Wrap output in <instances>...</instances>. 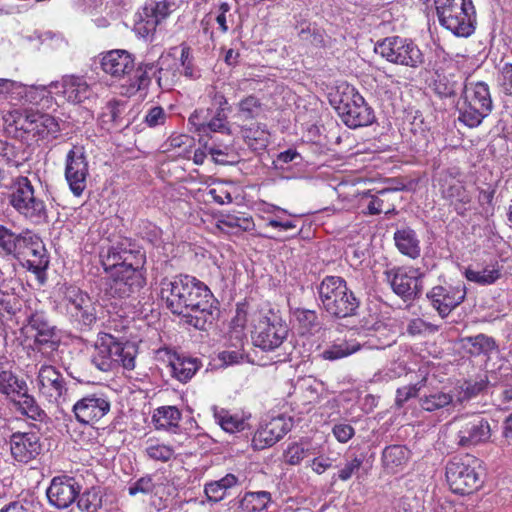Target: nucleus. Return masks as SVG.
I'll return each mask as SVG.
<instances>
[{
  "mask_svg": "<svg viewBox=\"0 0 512 512\" xmlns=\"http://www.w3.org/2000/svg\"><path fill=\"white\" fill-rule=\"evenodd\" d=\"M160 297L173 313L185 318V322L196 329L204 330L216 317V300L210 289L190 275H179L163 279Z\"/></svg>",
  "mask_w": 512,
  "mask_h": 512,
  "instance_id": "obj_1",
  "label": "nucleus"
},
{
  "mask_svg": "<svg viewBox=\"0 0 512 512\" xmlns=\"http://www.w3.org/2000/svg\"><path fill=\"white\" fill-rule=\"evenodd\" d=\"M101 263L109 274L108 290L111 296L127 298L145 285L143 267L146 257L131 239L120 237L103 249Z\"/></svg>",
  "mask_w": 512,
  "mask_h": 512,
  "instance_id": "obj_2",
  "label": "nucleus"
},
{
  "mask_svg": "<svg viewBox=\"0 0 512 512\" xmlns=\"http://www.w3.org/2000/svg\"><path fill=\"white\" fill-rule=\"evenodd\" d=\"M317 290L322 309L331 317L346 318L356 315L360 300L343 278L326 276Z\"/></svg>",
  "mask_w": 512,
  "mask_h": 512,
  "instance_id": "obj_3",
  "label": "nucleus"
},
{
  "mask_svg": "<svg viewBox=\"0 0 512 512\" xmlns=\"http://www.w3.org/2000/svg\"><path fill=\"white\" fill-rule=\"evenodd\" d=\"M252 325V342L265 352H274L281 348L288 336L287 325L280 316L269 307H262L249 313Z\"/></svg>",
  "mask_w": 512,
  "mask_h": 512,
  "instance_id": "obj_4",
  "label": "nucleus"
},
{
  "mask_svg": "<svg viewBox=\"0 0 512 512\" xmlns=\"http://www.w3.org/2000/svg\"><path fill=\"white\" fill-rule=\"evenodd\" d=\"M8 202L20 216L31 224L42 225L49 221L45 201L36 194L31 180L26 176H18L12 180Z\"/></svg>",
  "mask_w": 512,
  "mask_h": 512,
  "instance_id": "obj_5",
  "label": "nucleus"
},
{
  "mask_svg": "<svg viewBox=\"0 0 512 512\" xmlns=\"http://www.w3.org/2000/svg\"><path fill=\"white\" fill-rule=\"evenodd\" d=\"M431 2L441 26L458 37H469L476 24V11L472 0H424Z\"/></svg>",
  "mask_w": 512,
  "mask_h": 512,
  "instance_id": "obj_6",
  "label": "nucleus"
},
{
  "mask_svg": "<svg viewBox=\"0 0 512 512\" xmlns=\"http://www.w3.org/2000/svg\"><path fill=\"white\" fill-rule=\"evenodd\" d=\"M457 109L460 122L470 128L479 126L493 109L488 84L482 81L465 84Z\"/></svg>",
  "mask_w": 512,
  "mask_h": 512,
  "instance_id": "obj_7",
  "label": "nucleus"
},
{
  "mask_svg": "<svg viewBox=\"0 0 512 512\" xmlns=\"http://www.w3.org/2000/svg\"><path fill=\"white\" fill-rule=\"evenodd\" d=\"M335 109L349 128H358L370 125L374 120V114L354 87L345 85L341 91L333 97Z\"/></svg>",
  "mask_w": 512,
  "mask_h": 512,
  "instance_id": "obj_8",
  "label": "nucleus"
},
{
  "mask_svg": "<svg viewBox=\"0 0 512 512\" xmlns=\"http://www.w3.org/2000/svg\"><path fill=\"white\" fill-rule=\"evenodd\" d=\"M375 52L388 62L417 69L425 62L424 54L411 39L391 36L378 42Z\"/></svg>",
  "mask_w": 512,
  "mask_h": 512,
  "instance_id": "obj_9",
  "label": "nucleus"
},
{
  "mask_svg": "<svg viewBox=\"0 0 512 512\" xmlns=\"http://www.w3.org/2000/svg\"><path fill=\"white\" fill-rule=\"evenodd\" d=\"M470 457L453 458L446 465V480L453 493L465 495L480 486V478Z\"/></svg>",
  "mask_w": 512,
  "mask_h": 512,
  "instance_id": "obj_10",
  "label": "nucleus"
},
{
  "mask_svg": "<svg viewBox=\"0 0 512 512\" xmlns=\"http://www.w3.org/2000/svg\"><path fill=\"white\" fill-rule=\"evenodd\" d=\"M456 442L461 447H472L487 442L491 437V428L487 419L480 414L462 415L453 422Z\"/></svg>",
  "mask_w": 512,
  "mask_h": 512,
  "instance_id": "obj_11",
  "label": "nucleus"
},
{
  "mask_svg": "<svg viewBox=\"0 0 512 512\" xmlns=\"http://www.w3.org/2000/svg\"><path fill=\"white\" fill-rule=\"evenodd\" d=\"M63 302L67 314L79 325L90 326L96 322V302L78 287H67L64 292Z\"/></svg>",
  "mask_w": 512,
  "mask_h": 512,
  "instance_id": "obj_12",
  "label": "nucleus"
},
{
  "mask_svg": "<svg viewBox=\"0 0 512 512\" xmlns=\"http://www.w3.org/2000/svg\"><path fill=\"white\" fill-rule=\"evenodd\" d=\"M131 346H119V339L109 333H99L94 343V350L91 355L92 364L100 371L110 372L116 370V358L118 351L126 353V365L130 364L132 354Z\"/></svg>",
  "mask_w": 512,
  "mask_h": 512,
  "instance_id": "obj_13",
  "label": "nucleus"
},
{
  "mask_svg": "<svg viewBox=\"0 0 512 512\" xmlns=\"http://www.w3.org/2000/svg\"><path fill=\"white\" fill-rule=\"evenodd\" d=\"M152 78H155L159 88H168L167 72L154 63H143L136 68L133 76L129 77L127 84L122 86L125 89L124 93L133 96L139 92L141 97H145Z\"/></svg>",
  "mask_w": 512,
  "mask_h": 512,
  "instance_id": "obj_14",
  "label": "nucleus"
},
{
  "mask_svg": "<svg viewBox=\"0 0 512 512\" xmlns=\"http://www.w3.org/2000/svg\"><path fill=\"white\" fill-rule=\"evenodd\" d=\"M387 281L390 283L393 291L404 300H413L418 297L423 289V274L419 269L399 268L386 271Z\"/></svg>",
  "mask_w": 512,
  "mask_h": 512,
  "instance_id": "obj_15",
  "label": "nucleus"
},
{
  "mask_svg": "<svg viewBox=\"0 0 512 512\" xmlns=\"http://www.w3.org/2000/svg\"><path fill=\"white\" fill-rule=\"evenodd\" d=\"M110 411L108 398L101 393L88 394L72 407L76 420L81 424H93L102 419Z\"/></svg>",
  "mask_w": 512,
  "mask_h": 512,
  "instance_id": "obj_16",
  "label": "nucleus"
},
{
  "mask_svg": "<svg viewBox=\"0 0 512 512\" xmlns=\"http://www.w3.org/2000/svg\"><path fill=\"white\" fill-rule=\"evenodd\" d=\"M88 162L82 148L71 149L66 156L65 178L72 193L79 197L86 188Z\"/></svg>",
  "mask_w": 512,
  "mask_h": 512,
  "instance_id": "obj_17",
  "label": "nucleus"
},
{
  "mask_svg": "<svg viewBox=\"0 0 512 512\" xmlns=\"http://www.w3.org/2000/svg\"><path fill=\"white\" fill-rule=\"evenodd\" d=\"M465 296L464 285L435 286L427 293L431 305L442 318L447 317L452 310L459 306Z\"/></svg>",
  "mask_w": 512,
  "mask_h": 512,
  "instance_id": "obj_18",
  "label": "nucleus"
},
{
  "mask_svg": "<svg viewBox=\"0 0 512 512\" xmlns=\"http://www.w3.org/2000/svg\"><path fill=\"white\" fill-rule=\"evenodd\" d=\"M12 457L20 463H29L36 459L42 451L41 438L38 432H15L10 436Z\"/></svg>",
  "mask_w": 512,
  "mask_h": 512,
  "instance_id": "obj_19",
  "label": "nucleus"
},
{
  "mask_svg": "<svg viewBox=\"0 0 512 512\" xmlns=\"http://www.w3.org/2000/svg\"><path fill=\"white\" fill-rule=\"evenodd\" d=\"M27 327L34 332V344L39 351L48 348L51 351L57 349L60 339L55 326H53L46 314L42 311L31 313L27 318Z\"/></svg>",
  "mask_w": 512,
  "mask_h": 512,
  "instance_id": "obj_20",
  "label": "nucleus"
},
{
  "mask_svg": "<svg viewBox=\"0 0 512 512\" xmlns=\"http://www.w3.org/2000/svg\"><path fill=\"white\" fill-rule=\"evenodd\" d=\"M80 493V485L73 477H54L47 489L49 503L58 508L65 509L75 502Z\"/></svg>",
  "mask_w": 512,
  "mask_h": 512,
  "instance_id": "obj_21",
  "label": "nucleus"
},
{
  "mask_svg": "<svg viewBox=\"0 0 512 512\" xmlns=\"http://www.w3.org/2000/svg\"><path fill=\"white\" fill-rule=\"evenodd\" d=\"M37 381L40 393L52 403H58L67 392L64 376L52 365L44 364L39 368Z\"/></svg>",
  "mask_w": 512,
  "mask_h": 512,
  "instance_id": "obj_22",
  "label": "nucleus"
},
{
  "mask_svg": "<svg viewBox=\"0 0 512 512\" xmlns=\"http://www.w3.org/2000/svg\"><path fill=\"white\" fill-rule=\"evenodd\" d=\"M175 3L170 0L155 2L143 9V16L136 25V30L143 37L153 34L156 27L173 11Z\"/></svg>",
  "mask_w": 512,
  "mask_h": 512,
  "instance_id": "obj_23",
  "label": "nucleus"
},
{
  "mask_svg": "<svg viewBox=\"0 0 512 512\" xmlns=\"http://www.w3.org/2000/svg\"><path fill=\"white\" fill-rule=\"evenodd\" d=\"M439 182L443 198L448 200L450 204L454 206L458 215H465L467 205L472 200V197L466 190L465 186L449 174L441 175Z\"/></svg>",
  "mask_w": 512,
  "mask_h": 512,
  "instance_id": "obj_24",
  "label": "nucleus"
},
{
  "mask_svg": "<svg viewBox=\"0 0 512 512\" xmlns=\"http://www.w3.org/2000/svg\"><path fill=\"white\" fill-rule=\"evenodd\" d=\"M132 55L126 50H111L102 55L101 68L112 77H123L134 70Z\"/></svg>",
  "mask_w": 512,
  "mask_h": 512,
  "instance_id": "obj_25",
  "label": "nucleus"
},
{
  "mask_svg": "<svg viewBox=\"0 0 512 512\" xmlns=\"http://www.w3.org/2000/svg\"><path fill=\"white\" fill-rule=\"evenodd\" d=\"M284 420L282 418H273L269 422L261 425L252 438V446L255 450H263L273 446L285 434Z\"/></svg>",
  "mask_w": 512,
  "mask_h": 512,
  "instance_id": "obj_26",
  "label": "nucleus"
},
{
  "mask_svg": "<svg viewBox=\"0 0 512 512\" xmlns=\"http://www.w3.org/2000/svg\"><path fill=\"white\" fill-rule=\"evenodd\" d=\"M199 142L212 156L215 163L225 165L232 162L227 159L233 152V140L231 135L230 138H226L220 134L201 136Z\"/></svg>",
  "mask_w": 512,
  "mask_h": 512,
  "instance_id": "obj_27",
  "label": "nucleus"
},
{
  "mask_svg": "<svg viewBox=\"0 0 512 512\" xmlns=\"http://www.w3.org/2000/svg\"><path fill=\"white\" fill-rule=\"evenodd\" d=\"M58 85L61 87L63 96L72 103H81L91 95L90 86L83 77L74 75L64 76L61 82L56 84V87Z\"/></svg>",
  "mask_w": 512,
  "mask_h": 512,
  "instance_id": "obj_28",
  "label": "nucleus"
},
{
  "mask_svg": "<svg viewBox=\"0 0 512 512\" xmlns=\"http://www.w3.org/2000/svg\"><path fill=\"white\" fill-rule=\"evenodd\" d=\"M59 130V124L53 116L32 111L24 132L43 139L50 135L55 136Z\"/></svg>",
  "mask_w": 512,
  "mask_h": 512,
  "instance_id": "obj_29",
  "label": "nucleus"
},
{
  "mask_svg": "<svg viewBox=\"0 0 512 512\" xmlns=\"http://www.w3.org/2000/svg\"><path fill=\"white\" fill-rule=\"evenodd\" d=\"M33 237L29 233L17 234L4 225H0V249L6 255L17 256L23 253V248L32 242Z\"/></svg>",
  "mask_w": 512,
  "mask_h": 512,
  "instance_id": "obj_30",
  "label": "nucleus"
},
{
  "mask_svg": "<svg viewBox=\"0 0 512 512\" xmlns=\"http://www.w3.org/2000/svg\"><path fill=\"white\" fill-rule=\"evenodd\" d=\"M170 374L181 383H187L200 369L201 362L197 358L174 355L169 360Z\"/></svg>",
  "mask_w": 512,
  "mask_h": 512,
  "instance_id": "obj_31",
  "label": "nucleus"
},
{
  "mask_svg": "<svg viewBox=\"0 0 512 512\" xmlns=\"http://www.w3.org/2000/svg\"><path fill=\"white\" fill-rule=\"evenodd\" d=\"M394 241L396 247L403 255L412 259L420 256V241L413 229L409 227L398 229L394 233Z\"/></svg>",
  "mask_w": 512,
  "mask_h": 512,
  "instance_id": "obj_32",
  "label": "nucleus"
},
{
  "mask_svg": "<svg viewBox=\"0 0 512 512\" xmlns=\"http://www.w3.org/2000/svg\"><path fill=\"white\" fill-rule=\"evenodd\" d=\"M238 477L234 474H226L217 481H211L204 486V492L210 502H220L224 499L226 491L238 485Z\"/></svg>",
  "mask_w": 512,
  "mask_h": 512,
  "instance_id": "obj_33",
  "label": "nucleus"
},
{
  "mask_svg": "<svg viewBox=\"0 0 512 512\" xmlns=\"http://www.w3.org/2000/svg\"><path fill=\"white\" fill-rule=\"evenodd\" d=\"M409 455L410 451L405 446L392 445L384 449L382 462L388 472L395 473L407 463Z\"/></svg>",
  "mask_w": 512,
  "mask_h": 512,
  "instance_id": "obj_34",
  "label": "nucleus"
},
{
  "mask_svg": "<svg viewBox=\"0 0 512 512\" xmlns=\"http://www.w3.org/2000/svg\"><path fill=\"white\" fill-rule=\"evenodd\" d=\"M271 500V493L268 491H249L240 499L238 509L241 512H261L268 507Z\"/></svg>",
  "mask_w": 512,
  "mask_h": 512,
  "instance_id": "obj_35",
  "label": "nucleus"
},
{
  "mask_svg": "<svg viewBox=\"0 0 512 512\" xmlns=\"http://www.w3.org/2000/svg\"><path fill=\"white\" fill-rule=\"evenodd\" d=\"M225 109H216L212 118L201 125L200 136H208L211 134H220L226 138H230L231 129L227 120Z\"/></svg>",
  "mask_w": 512,
  "mask_h": 512,
  "instance_id": "obj_36",
  "label": "nucleus"
},
{
  "mask_svg": "<svg viewBox=\"0 0 512 512\" xmlns=\"http://www.w3.org/2000/svg\"><path fill=\"white\" fill-rule=\"evenodd\" d=\"M0 157L8 166L15 168L21 167L28 160L25 148L21 143L16 145L15 143L0 142Z\"/></svg>",
  "mask_w": 512,
  "mask_h": 512,
  "instance_id": "obj_37",
  "label": "nucleus"
},
{
  "mask_svg": "<svg viewBox=\"0 0 512 512\" xmlns=\"http://www.w3.org/2000/svg\"><path fill=\"white\" fill-rule=\"evenodd\" d=\"M465 347L471 355L478 356L481 354L488 355L497 350L495 340L485 334H478L463 339Z\"/></svg>",
  "mask_w": 512,
  "mask_h": 512,
  "instance_id": "obj_38",
  "label": "nucleus"
},
{
  "mask_svg": "<svg viewBox=\"0 0 512 512\" xmlns=\"http://www.w3.org/2000/svg\"><path fill=\"white\" fill-rule=\"evenodd\" d=\"M32 237V242L28 243L27 247L23 248V253H20V255H32L33 259H27L28 267L33 271H39L46 268L48 260L44 255V246L39 241V238L33 235Z\"/></svg>",
  "mask_w": 512,
  "mask_h": 512,
  "instance_id": "obj_39",
  "label": "nucleus"
},
{
  "mask_svg": "<svg viewBox=\"0 0 512 512\" xmlns=\"http://www.w3.org/2000/svg\"><path fill=\"white\" fill-rule=\"evenodd\" d=\"M181 412L175 406H163L156 409L153 422L157 429H170L178 426Z\"/></svg>",
  "mask_w": 512,
  "mask_h": 512,
  "instance_id": "obj_40",
  "label": "nucleus"
},
{
  "mask_svg": "<svg viewBox=\"0 0 512 512\" xmlns=\"http://www.w3.org/2000/svg\"><path fill=\"white\" fill-rule=\"evenodd\" d=\"M360 343L355 340H342L331 345L322 352V357L326 360H338L347 357L360 349Z\"/></svg>",
  "mask_w": 512,
  "mask_h": 512,
  "instance_id": "obj_41",
  "label": "nucleus"
},
{
  "mask_svg": "<svg viewBox=\"0 0 512 512\" xmlns=\"http://www.w3.org/2000/svg\"><path fill=\"white\" fill-rule=\"evenodd\" d=\"M103 493L100 487H91L77 496V506L85 512H97L102 507Z\"/></svg>",
  "mask_w": 512,
  "mask_h": 512,
  "instance_id": "obj_42",
  "label": "nucleus"
},
{
  "mask_svg": "<svg viewBox=\"0 0 512 512\" xmlns=\"http://www.w3.org/2000/svg\"><path fill=\"white\" fill-rule=\"evenodd\" d=\"M501 276V271L498 267L492 265L483 268L480 271L473 269H466L465 277L471 281L480 285H490L496 282Z\"/></svg>",
  "mask_w": 512,
  "mask_h": 512,
  "instance_id": "obj_43",
  "label": "nucleus"
},
{
  "mask_svg": "<svg viewBox=\"0 0 512 512\" xmlns=\"http://www.w3.org/2000/svg\"><path fill=\"white\" fill-rule=\"evenodd\" d=\"M214 417L221 428L229 433H235L244 430V420L237 416L232 415L229 411L224 409H215Z\"/></svg>",
  "mask_w": 512,
  "mask_h": 512,
  "instance_id": "obj_44",
  "label": "nucleus"
},
{
  "mask_svg": "<svg viewBox=\"0 0 512 512\" xmlns=\"http://www.w3.org/2000/svg\"><path fill=\"white\" fill-rule=\"evenodd\" d=\"M453 402V395L443 391H436L420 398L421 407L428 412L442 409Z\"/></svg>",
  "mask_w": 512,
  "mask_h": 512,
  "instance_id": "obj_45",
  "label": "nucleus"
},
{
  "mask_svg": "<svg viewBox=\"0 0 512 512\" xmlns=\"http://www.w3.org/2000/svg\"><path fill=\"white\" fill-rule=\"evenodd\" d=\"M461 88V83L452 75L447 76L438 74L434 81V90L441 97L454 96Z\"/></svg>",
  "mask_w": 512,
  "mask_h": 512,
  "instance_id": "obj_46",
  "label": "nucleus"
},
{
  "mask_svg": "<svg viewBox=\"0 0 512 512\" xmlns=\"http://www.w3.org/2000/svg\"><path fill=\"white\" fill-rule=\"evenodd\" d=\"M33 110H22L13 108L7 111H2V119L8 126H14L16 129L25 131L28 124L30 113Z\"/></svg>",
  "mask_w": 512,
  "mask_h": 512,
  "instance_id": "obj_47",
  "label": "nucleus"
},
{
  "mask_svg": "<svg viewBox=\"0 0 512 512\" xmlns=\"http://www.w3.org/2000/svg\"><path fill=\"white\" fill-rule=\"evenodd\" d=\"M146 455L155 461L167 462L174 457V449L164 443L149 440L145 448Z\"/></svg>",
  "mask_w": 512,
  "mask_h": 512,
  "instance_id": "obj_48",
  "label": "nucleus"
},
{
  "mask_svg": "<svg viewBox=\"0 0 512 512\" xmlns=\"http://www.w3.org/2000/svg\"><path fill=\"white\" fill-rule=\"evenodd\" d=\"M232 3L227 1H220L214 4L211 13H214L215 21L219 26L222 33H227L229 30L228 22L233 21V15L231 13Z\"/></svg>",
  "mask_w": 512,
  "mask_h": 512,
  "instance_id": "obj_49",
  "label": "nucleus"
},
{
  "mask_svg": "<svg viewBox=\"0 0 512 512\" xmlns=\"http://www.w3.org/2000/svg\"><path fill=\"white\" fill-rule=\"evenodd\" d=\"M293 315L303 332H312L319 326L318 315L314 310L297 308Z\"/></svg>",
  "mask_w": 512,
  "mask_h": 512,
  "instance_id": "obj_50",
  "label": "nucleus"
},
{
  "mask_svg": "<svg viewBox=\"0 0 512 512\" xmlns=\"http://www.w3.org/2000/svg\"><path fill=\"white\" fill-rule=\"evenodd\" d=\"M23 382L9 370L0 371V393L11 395L19 394L22 390Z\"/></svg>",
  "mask_w": 512,
  "mask_h": 512,
  "instance_id": "obj_51",
  "label": "nucleus"
},
{
  "mask_svg": "<svg viewBox=\"0 0 512 512\" xmlns=\"http://www.w3.org/2000/svg\"><path fill=\"white\" fill-rule=\"evenodd\" d=\"M362 464V456L347 458L344 466L338 470V473L334 477H337L339 480L344 482L348 481L359 472Z\"/></svg>",
  "mask_w": 512,
  "mask_h": 512,
  "instance_id": "obj_52",
  "label": "nucleus"
},
{
  "mask_svg": "<svg viewBox=\"0 0 512 512\" xmlns=\"http://www.w3.org/2000/svg\"><path fill=\"white\" fill-rule=\"evenodd\" d=\"M239 113L244 120L255 118L260 110V102L255 96H248L239 103Z\"/></svg>",
  "mask_w": 512,
  "mask_h": 512,
  "instance_id": "obj_53",
  "label": "nucleus"
},
{
  "mask_svg": "<svg viewBox=\"0 0 512 512\" xmlns=\"http://www.w3.org/2000/svg\"><path fill=\"white\" fill-rule=\"evenodd\" d=\"M119 346L120 347H127V346H131L130 350L131 351V354H132V358H131V361H130V364H127L126 365V353L124 352H120L118 351L116 353V355L114 356V358H116V370L119 368V367H122L124 368L125 370H128V371H131L135 368L136 366V357H137V354H138V349L136 347L135 344L131 343V342H128V341H120L119 340Z\"/></svg>",
  "mask_w": 512,
  "mask_h": 512,
  "instance_id": "obj_54",
  "label": "nucleus"
},
{
  "mask_svg": "<svg viewBox=\"0 0 512 512\" xmlns=\"http://www.w3.org/2000/svg\"><path fill=\"white\" fill-rule=\"evenodd\" d=\"M268 133L259 128H249L244 131V138L254 149L265 148L268 143Z\"/></svg>",
  "mask_w": 512,
  "mask_h": 512,
  "instance_id": "obj_55",
  "label": "nucleus"
},
{
  "mask_svg": "<svg viewBox=\"0 0 512 512\" xmlns=\"http://www.w3.org/2000/svg\"><path fill=\"white\" fill-rule=\"evenodd\" d=\"M220 223L228 228H237L241 231H248L251 228L252 220L244 215L227 214L222 217Z\"/></svg>",
  "mask_w": 512,
  "mask_h": 512,
  "instance_id": "obj_56",
  "label": "nucleus"
},
{
  "mask_svg": "<svg viewBox=\"0 0 512 512\" xmlns=\"http://www.w3.org/2000/svg\"><path fill=\"white\" fill-rule=\"evenodd\" d=\"M155 489V483L153 481L152 476L147 475L144 477H141L134 483H132L128 487V493L131 496H135L138 493L142 494H150L153 493Z\"/></svg>",
  "mask_w": 512,
  "mask_h": 512,
  "instance_id": "obj_57",
  "label": "nucleus"
},
{
  "mask_svg": "<svg viewBox=\"0 0 512 512\" xmlns=\"http://www.w3.org/2000/svg\"><path fill=\"white\" fill-rule=\"evenodd\" d=\"M308 449L304 448L298 443H293L288 446L285 451V461L290 465H298L308 455Z\"/></svg>",
  "mask_w": 512,
  "mask_h": 512,
  "instance_id": "obj_58",
  "label": "nucleus"
},
{
  "mask_svg": "<svg viewBox=\"0 0 512 512\" xmlns=\"http://www.w3.org/2000/svg\"><path fill=\"white\" fill-rule=\"evenodd\" d=\"M167 114L164 109L160 106H154L150 108L145 115L144 122L148 127L154 128L163 125L166 121Z\"/></svg>",
  "mask_w": 512,
  "mask_h": 512,
  "instance_id": "obj_59",
  "label": "nucleus"
},
{
  "mask_svg": "<svg viewBox=\"0 0 512 512\" xmlns=\"http://www.w3.org/2000/svg\"><path fill=\"white\" fill-rule=\"evenodd\" d=\"M125 108L126 105L123 102L116 100L110 101L105 107L104 116L109 117L111 122L120 124Z\"/></svg>",
  "mask_w": 512,
  "mask_h": 512,
  "instance_id": "obj_60",
  "label": "nucleus"
},
{
  "mask_svg": "<svg viewBox=\"0 0 512 512\" xmlns=\"http://www.w3.org/2000/svg\"><path fill=\"white\" fill-rule=\"evenodd\" d=\"M208 194L211 196L214 202L220 205L231 203L233 200L231 193L226 189L223 183L212 187Z\"/></svg>",
  "mask_w": 512,
  "mask_h": 512,
  "instance_id": "obj_61",
  "label": "nucleus"
},
{
  "mask_svg": "<svg viewBox=\"0 0 512 512\" xmlns=\"http://www.w3.org/2000/svg\"><path fill=\"white\" fill-rule=\"evenodd\" d=\"M391 193L390 190L383 189L378 192V195L371 196V199L367 205V212L370 215H377L383 211V204L385 202L384 197Z\"/></svg>",
  "mask_w": 512,
  "mask_h": 512,
  "instance_id": "obj_62",
  "label": "nucleus"
},
{
  "mask_svg": "<svg viewBox=\"0 0 512 512\" xmlns=\"http://www.w3.org/2000/svg\"><path fill=\"white\" fill-rule=\"evenodd\" d=\"M332 432L335 438L341 443L348 442L355 434L354 428L346 423L335 424Z\"/></svg>",
  "mask_w": 512,
  "mask_h": 512,
  "instance_id": "obj_63",
  "label": "nucleus"
},
{
  "mask_svg": "<svg viewBox=\"0 0 512 512\" xmlns=\"http://www.w3.org/2000/svg\"><path fill=\"white\" fill-rule=\"evenodd\" d=\"M500 85L505 94L512 96V64H506L502 68Z\"/></svg>",
  "mask_w": 512,
  "mask_h": 512,
  "instance_id": "obj_64",
  "label": "nucleus"
}]
</instances>
